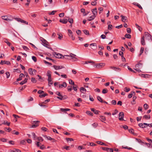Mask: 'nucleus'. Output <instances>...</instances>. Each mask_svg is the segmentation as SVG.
Instances as JSON below:
<instances>
[{"label":"nucleus","instance_id":"1","mask_svg":"<svg viewBox=\"0 0 152 152\" xmlns=\"http://www.w3.org/2000/svg\"><path fill=\"white\" fill-rule=\"evenodd\" d=\"M72 55L74 56H76L75 55L73 54L72 53H71L69 55H65L64 56H63V58H64L65 59H71L73 58H75L76 59V58L73 56Z\"/></svg>","mask_w":152,"mask_h":152},{"label":"nucleus","instance_id":"2","mask_svg":"<svg viewBox=\"0 0 152 152\" xmlns=\"http://www.w3.org/2000/svg\"><path fill=\"white\" fill-rule=\"evenodd\" d=\"M41 40L42 42V45L45 47L48 48V42L43 38H41Z\"/></svg>","mask_w":152,"mask_h":152},{"label":"nucleus","instance_id":"3","mask_svg":"<svg viewBox=\"0 0 152 152\" xmlns=\"http://www.w3.org/2000/svg\"><path fill=\"white\" fill-rule=\"evenodd\" d=\"M144 38H146V39L149 40L151 39V36L148 32H145Z\"/></svg>","mask_w":152,"mask_h":152},{"label":"nucleus","instance_id":"4","mask_svg":"<svg viewBox=\"0 0 152 152\" xmlns=\"http://www.w3.org/2000/svg\"><path fill=\"white\" fill-rule=\"evenodd\" d=\"M53 54L55 56L56 58H63L62 55L60 53H57L56 52H54Z\"/></svg>","mask_w":152,"mask_h":152},{"label":"nucleus","instance_id":"5","mask_svg":"<svg viewBox=\"0 0 152 152\" xmlns=\"http://www.w3.org/2000/svg\"><path fill=\"white\" fill-rule=\"evenodd\" d=\"M104 65L105 64L104 63H98L94 65V66L95 67L98 68H101L102 67L104 66Z\"/></svg>","mask_w":152,"mask_h":152},{"label":"nucleus","instance_id":"6","mask_svg":"<svg viewBox=\"0 0 152 152\" xmlns=\"http://www.w3.org/2000/svg\"><path fill=\"white\" fill-rule=\"evenodd\" d=\"M119 119L120 121H123L124 119L123 118L124 116V113L123 112H121L119 113Z\"/></svg>","mask_w":152,"mask_h":152},{"label":"nucleus","instance_id":"7","mask_svg":"<svg viewBox=\"0 0 152 152\" xmlns=\"http://www.w3.org/2000/svg\"><path fill=\"white\" fill-rule=\"evenodd\" d=\"M53 67L54 69L56 70H59L60 69H62L64 68V67L63 66H57V65H53Z\"/></svg>","mask_w":152,"mask_h":152},{"label":"nucleus","instance_id":"8","mask_svg":"<svg viewBox=\"0 0 152 152\" xmlns=\"http://www.w3.org/2000/svg\"><path fill=\"white\" fill-rule=\"evenodd\" d=\"M121 17L122 21L124 23L127 22L128 21V19L127 17L125 16L121 15Z\"/></svg>","mask_w":152,"mask_h":152},{"label":"nucleus","instance_id":"9","mask_svg":"<svg viewBox=\"0 0 152 152\" xmlns=\"http://www.w3.org/2000/svg\"><path fill=\"white\" fill-rule=\"evenodd\" d=\"M1 18L2 19L6 21H11L12 19H11L8 18V17L7 15L2 16H1Z\"/></svg>","mask_w":152,"mask_h":152},{"label":"nucleus","instance_id":"10","mask_svg":"<svg viewBox=\"0 0 152 152\" xmlns=\"http://www.w3.org/2000/svg\"><path fill=\"white\" fill-rule=\"evenodd\" d=\"M92 12L93 14V15L95 16V17H96L97 14V10L96 8L92 9Z\"/></svg>","mask_w":152,"mask_h":152},{"label":"nucleus","instance_id":"11","mask_svg":"<svg viewBox=\"0 0 152 152\" xmlns=\"http://www.w3.org/2000/svg\"><path fill=\"white\" fill-rule=\"evenodd\" d=\"M67 86V84L65 82L63 83L62 84H59L58 85L59 88H62L63 87H66Z\"/></svg>","mask_w":152,"mask_h":152},{"label":"nucleus","instance_id":"12","mask_svg":"<svg viewBox=\"0 0 152 152\" xmlns=\"http://www.w3.org/2000/svg\"><path fill=\"white\" fill-rule=\"evenodd\" d=\"M110 68L116 71H119L120 70V68L118 67H115L113 66H110Z\"/></svg>","mask_w":152,"mask_h":152},{"label":"nucleus","instance_id":"13","mask_svg":"<svg viewBox=\"0 0 152 152\" xmlns=\"http://www.w3.org/2000/svg\"><path fill=\"white\" fill-rule=\"evenodd\" d=\"M60 22L64 24H66L68 22V20L67 19H60L59 20Z\"/></svg>","mask_w":152,"mask_h":152},{"label":"nucleus","instance_id":"14","mask_svg":"<svg viewBox=\"0 0 152 152\" xmlns=\"http://www.w3.org/2000/svg\"><path fill=\"white\" fill-rule=\"evenodd\" d=\"M144 37V36H143L141 38V44L143 45H145Z\"/></svg>","mask_w":152,"mask_h":152},{"label":"nucleus","instance_id":"15","mask_svg":"<svg viewBox=\"0 0 152 152\" xmlns=\"http://www.w3.org/2000/svg\"><path fill=\"white\" fill-rule=\"evenodd\" d=\"M143 64L142 63H139L135 65V67L136 68H141L142 67Z\"/></svg>","mask_w":152,"mask_h":152},{"label":"nucleus","instance_id":"16","mask_svg":"<svg viewBox=\"0 0 152 152\" xmlns=\"http://www.w3.org/2000/svg\"><path fill=\"white\" fill-rule=\"evenodd\" d=\"M91 110L96 114H97L99 113V112H100V111L98 110H95L94 108H91Z\"/></svg>","mask_w":152,"mask_h":152},{"label":"nucleus","instance_id":"17","mask_svg":"<svg viewBox=\"0 0 152 152\" xmlns=\"http://www.w3.org/2000/svg\"><path fill=\"white\" fill-rule=\"evenodd\" d=\"M137 98V97L136 96H133L132 99L133 100L131 102V103L132 104H136L135 102V100Z\"/></svg>","mask_w":152,"mask_h":152},{"label":"nucleus","instance_id":"18","mask_svg":"<svg viewBox=\"0 0 152 152\" xmlns=\"http://www.w3.org/2000/svg\"><path fill=\"white\" fill-rule=\"evenodd\" d=\"M28 79L27 78H25L24 80L22 81L20 83V84L21 85H22L26 83Z\"/></svg>","mask_w":152,"mask_h":152},{"label":"nucleus","instance_id":"19","mask_svg":"<svg viewBox=\"0 0 152 152\" xmlns=\"http://www.w3.org/2000/svg\"><path fill=\"white\" fill-rule=\"evenodd\" d=\"M28 71L29 73L31 75H34V73H33V69H32V68H29L28 69Z\"/></svg>","mask_w":152,"mask_h":152},{"label":"nucleus","instance_id":"20","mask_svg":"<svg viewBox=\"0 0 152 152\" xmlns=\"http://www.w3.org/2000/svg\"><path fill=\"white\" fill-rule=\"evenodd\" d=\"M95 17H96L95 16H94V15L91 16L89 17L88 20L89 21H91L92 20H93V19H94L95 18Z\"/></svg>","mask_w":152,"mask_h":152},{"label":"nucleus","instance_id":"21","mask_svg":"<svg viewBox=\"0 0 152 152\" xmlns=\"http://www.w3.org/2000/svg\"><path fill=\"white\" fill-rule=\"evenodd\" d=\"M135 25L136 26V27L141 32L142 31V28L140 26H139L136 23L135 24Z\"/></svg>","mask_w":152,"mask_h":152},{"label":"nucleus","instance_id":"22","mask_svg":"<svg viewBox=\"0 0 152 152\" xmlns=\"http://www.w3.org/2000/svg\"><path fill=\"white\" fill-rule=\"evenodd\" d=\"M141 77H143L147 78H148L150 77V75L147 74H141Z\"/></svg>","mask_w":152,"mask_h":152},{"label":"nucleus","instance_id":"23","mask_svg":"<svg viewBox=\"0 0 152 152\" xmlns=\"http://www.w3.org/2000/svg\"><path fill=\"white\" fill-rule=\"evenodd\" d=\"M143 118H145V119H149L150 118V115H144L143 116Z\"/></svg>","mask_w":152,"mask_h":152},{"label":"nucleus","instance_id":"24","mask_svg":"<svg viewBox=\"0 0 152 152\" xmlns=\"http://www.w3.org/2000/svg\"><path fill=\"white\" fill-rule=\"evenodd\" d=\"M138 125L139 126H140V127L142 128H144L146 127L145 126V125L144 124V123L139 124H138Z\"/></svg>","mask_w":152,"mask_h":152},{"label":"nucleus","instance_id":"25","mask_svg":"<svg viewBox=\"0 0 152 152\" xmlns=\"http://www.w3.org/2000/svg\"><path fill=\"white\" fill-rule=\"evenodd\" d=\"M136 140L137 142L140 143L142 145V144L144 143V142H142V140L136 138Z\"/></svg>","mask_w":152,"mask_h":152},{"label":"nucleus","instance_id":"26","mask_svg":"<svg viewBox=\"0 0 152 152\" xmlns=\"http://www.w3.org/2000/svg\"><path fill=\"white\" fill-rule=\"evenodd\" d=\"M4 42L9 46H10L11 45V43L8 42V39H4Z\"/></svg>","mask_w":152,"mask_h":152},{"label":"nucleus","instance_id":"27","mask_svg":"<svg viewBox=\"0 0 152 152\" xmlns=\"http://www.w3.org/2000/svg\"><path fill=\"white\" fill-rule=\"evenodd\" d=\"M108 92V90L106 88H105L103 89L102 93L103 94H105Z\"/></svg>","mask_w":152,"mask_h":152},{"label":"nucleus","instance_id":"28","mask_svg":"<svg viewBox=\"0 0 152 152\" xmlns=\"http://www.w3.org/2000/svg\"><path fill=\"white\" fill-rule=\"evenodd\" d=\"M86 113L87 115L92 116L93 115V114L91 113L90 111H87L86 112Z\"/></svg>","mask_w":152,"mask_h":152},{"label":"nucleus","instance_id":"29","mask_svg":"<svg viewBox=\"0 0 152 152\" xmlns=\"http://www.w3.org/2000/svg\"><path fill=\"white\" fill-rule=\"evenodd\" d=\"M96 143L98 144H99L101 145H104L106 146V144L100 141H97L96 142Z\"/></svg>","mask_w":152,"mask_h":152},{"label":"nucleus","instance_id":"30","mask_svg":"<svg viewBox=\"0 0 152 152\" xmlns=\"http://www.w3.org/2000/svg\"><path fill=\"white\" fill-rule=\"evenodd\" d=\"M61 110L62 112H65L66 111H69L70 109L68 108L64 109L61 108L60 109Z\"/></svg>","mask_w":152,"mask_h":152},{"label":"nucleus","instance_id":"31","mask_svg":"<svg viewBox=\"0 0 152 152\" xmlns=\"http://www.w3.org/2000/svg\"><path fill=\"white\" fill-rule=\"evenodd\" d=\"M120 127L121 128H123L125 130H126L128 129V126L126 125L124 126L121 125L120 126Z\"/></svg>","mask_w":152,"mask_h":152},{"label":"nucleus","instance_id":"32","mask_svg":"<svg viewBox=\"0 0 152 152\" xmlns=\"http://www.w3.org/2000/svg\"><path fill=\"white\" fill-rule=\"evenodd\" d=\"M2 124H6L8 126H9L10 124V122H8L7 121H4V122Z\"/></svg>","mask_w":152,"mask_h":152},{"label":"nucleus","instance_id":"33","mask_svg":"<svg viewBox=\"0 0 152 152\" xmlns=\"http://www.w3.org/2000/svg\"><path fill=\"white\" fill-rule=\"evenodd\" d=\"M32 135L33 136V138L34 140H35L36 139H37V137L36 136L34 132L32 133Z\"/></svg>","mask_w":152,"mask_h":152},{"label":"nucleus","instance_id":"34","mask_svg":"<svg viewBox=\"0 0 152 152\" xmlns=\"http://www.w3.org/2000/svg\"><path fill=\"white\" fill-rule=\"evenodd\" d=\"M86 89H85L83 87H81L80 88V91L83 93H85L83 91H86Z\"/></svg>","mask_w":152,"mask_h":152},{"label":"nucleus","instance_id":"35","mask_svg":"<svg viewBox=\"0 0 152 152\" xmlns=\"http://www.w3.org/2000/svg\"><path fill=\"white\" fill-rule=\"evenodd\" d=\"M97 99L99 101V102H101L102 103H103V101L102 100V98L100 96H98L97 97Z\"/></svg>","mask_w":152,"mask_h":152},{"label":"nucleus","instance_id":"36","mask_svg":"<svg viewBox=\"0 0 152 152\" xmlns=\"http://www.w3.org/2000/svg\"><path fill=\"white\" fill-rule=\"evenodd\" d=\"M144 50V48H140V54L139 55V56L142 54L143 53Z\"/></svg>","mask_w":152,"mask_h":152},{"label":"nucleus","instance_id":"37","mask_svg":"<svg viewBox=\"0 0 152 152\" xmlns=\"http://www.w3.org/2000/svg\"><path fill=\"white\" fill-rule=\"evenodd\" d=\"M125 37L128 39H130L131 38V35L130 34H126L125 35Z\"/></svg>","mask_w":152,"mask_h":152},{"label":"nucleus","instance_id":"38","mask_svg":"<svg viewBox=\"0 0 152 152\" xmlns=\"http://www.w3.org/2000/svg\"><path fill=\"white\" fill-rule=\"evenodd\" d=\"M100 119L102 120H103L104 121L106 120V118L105 116H104L101 115L100 116Z\"/></svg>","mask_w":152,"mask_h":152},{"label":"nucleus","instance_id":"39","mask_svg":"<svg viewBox=\"0 0 152 152\" xmlns=\"http://www.w3.org/2000/svg\"><path fill=\"white\" fill-rule=\"evenodd\" d=\"M47 76L48 77H51V72L50 71H48L47 74Z\"/></svg>","mask_w":152,"mask_h":152},{"label":"nucleus","instance_id":"40","mask_svg":"<svg viewBox=\"0 0 152 152\" xmlns=\"http://www.w3.org/2000/svg\"><path fill=\"white\" fill-rule=\"evenodd\" d=\"M48 95V94L45 93V94H40L39 95V97L40 98H42L43 97H45V96H47Z\"/></svg>","mask_w":152,"mask_h":152},{"label":"nucleus","instance_id":"41","mask_svg":"<svg viewBox=\"0 0 152 152\" xmlns=\"http://www.w3.org/2000/svg\"><path fill=\"white\" fill-rule=\"evenodd\" d=\"M130 90V89L129 88H127V87H125L124 88V91H125L126 92H128Z\"/></svg>","mask_w":152,"mask_h":152},{"label":"nucleus","instance_id":"42","mask_svg":"<svg viewBox=\"0 0 152 152\" xmlns=\"http://www.w3.org/2000/svg\"><path fill=\"white\" fill-rule=\"evenodd\" d=\"M83 31L84 33L86 35H89V32L87 30H83Z\"/></svg>","mask_w":152,"mask_h":152},{"label":"nucleus","instance_id":"43","mask_svg":"<svg viewBox=\"0 0 152 152\" xmlns=\"http://www.w3.org/2000/svg\"><path fill=\"white\" fill-rule=\"evenodd\" d=\"M69 21V22L71 24H72L73 23V19L72 18H68V21Z\"/></svg>","mask_w":152,"mask_h":152},{"label":"nucleus","instance_id":"44","mask_svg":"<svg viewBox=\"0 0 152 152\" xmlns=\"http://www.w3.org/2000/svg\"><path fill=\"white\" fill-rule=\"evenodd\" d=\"M106 151L108 152H113V150L109 148H107Z\"/></svg>","mask_w":152,"mask_h":152},{"label":"nucleus","instance_id":"45","mask_svg":"<svg viewBox=\"0 0 152 152\" xmlns=\"http://www.w3.org/2000/svg\"><path fill=\"white\" fill-rule=\"evenodd\" d=\"M148 105L147 104H145L144 105V108L145 110H147L148 108Z\"/></svg>","mask_w":152,"mask_h":152},{"label":"nucleus","instance_id":"46","mask_svg":"<svg viewBox=\"0 0 152 152\" xmlns=\"http://www.w3.org/2000/svg\"><path fill=\"white\" fill-rule=\"evenodd\" d=\"M90 46L96 47V48L95 50H96V49L97 48L96 44L95 43L91 44H90Z\"/></svg>","mask_w":152,"mask_h":152},{"label":"nucleus","instance_id":"47","mask_svg":"<svg viewBox=\"0 0 152 152\" xmlns=\"http://www.w3.org/2000/svg\"><path fill=\"white\" fill-rule=\"evenodd\" d=\"M37 139L39 141H42L43 140V139L42 138L40 137H37Z\"/></svg>","mask_w":152,"mask_h":152},{"label":"nucleus","instance_id":"48","mask_svg":"<svg viewBox=\"0 0 152 152\" xmlns=\"http://www.w3.org/2000/svg\"><path fill=\"white\" fill-rule=\"evenodd\" d=\"M6 76H7V78H9L10 75V72H7L6 73Z\"/></svg>","mask_w":152,"mask_h":152},{"label":"nucleus","instance_id":"49","mask_svg":"<svg viewBox=\"0 0 152 152\" xmlns=\"http://www.w3.org/2000/svg\"><path fill=\"white\" fill-rule=\"evenodd\" d=\"M127 68H128V69L129 70H130V71H131L133 72H134V73H135V71H134V70H133V69H132L129 66H128Z\"/></svg>","mask_w":152,"mask_h":152},{"label":"nucleus","instance_id":"50","mask_svg":"<svg viewBox=\"0 0 152 152\" xmlns=\"http://www.w3.org/2000/svg\"><path fill=\"white\" fill-rule=\"evenodd\" d=\"M22 47L24 49V50H25L26 51H27L28 50H29L28 48L25 46H22Z\"/></svg>","mask_w":152,"mask_h":152},{"label":"nucleus","instance_id":"51","mask_svg":"<svg viewBox=\"0 0 152 152\" xmlns=\"http://www.w3.org/2000/svg\"><path fill=\"white\" fill-rule=\"evenodd\" d=\"M31 82L33 83H36V80L35 79L34 77H32L31 78Z\"/></svg>","mask_w":152,"mask_h":152},{"label":"nucleus","instance_id":"52","mask_svg":"<svg viewBox=\"0 0 152 152\" xmlns=\"http://www.w3.org/2000/svg\"><path fill=\"white\" fill-rule=\"evenodd\" d=\"M67 89H68V91H71L72 90V86H68V87H67Z\"/></svg>","mask_w":152,"mask_h":152},{"label":"nucleus","instance_id":"53","mask_svg":"<svg viewBox=\"0 0 152 152\" xmlns=\"http://www.w3.org/2000/svg\"><path fill=\"white\" fill-rule=\"evenodd\" d=\"M129 132L131 133L132 134H133L134 133V130L132 129H129Z\"/></svg>","mask_w":152,"mask_h":152},{"label":"nucleus","instance_id":"54","mask_svg":"<svg viewBox=\"0 0 152 152\" xmlns=\"http://www.w3.org/2000/svg\"><path fill=\"white\" fill-rule=\"evenodd\" d=\"M40 121H33V124H37L39 123Z\"/></svg>","mask_w":152,"mask_h":152},{"label":"nucleus","instance_id":"55","mask_svg":"<svg viewBox=\"0 0 152 152\" xmlns=\"http://www.w3.org/2000/svg\"><path fill=\"white\" fill-rule=\"evenodd\" d=\"M20 22L21 23H25L26 24H27V25L28 24V22L26 21H25V20H22V19H21V21H20Z\"/></svg>","mask_w":152,"mask_h":152},{"label":"nucleus","instance_id":"56","mask_svg":"<svg viewBox=\"0 0 152 152\" xmlns=\"http://www.w3.org/2000/svg\"><path fill=\"white\" fill-rule=\"evenodd\" d=\"M77 86L76 85H75L74 86H73V88L74 90L75 91H77Z\"/></svg>","mask_w":152,"mask_h":152},{"label":"nucleus","instance_id":"57","mask_svg":"<svg viewBox=\"0 0 152 152\" xmlns=\"http://www.w3.org/2000/svg\"><path fill=\"white\" fill-rule=\"evenodd\" d=\"M96 2L95 1H92L91 2V4L92 5L95 6L96 4Z\"/></svg>","mask_w":152,"mask_h":152},{"label":"nucleus","instance_id":"58","mask_svg":"<svg viewBox=\"0 0 152 152\" xmlns=\"http://www.w3.org/2000/svg\"><path fill=\"white\" fill-rule=\"evenodd\" d=\"M113 27V26L112 25H109L108 26V29L109 30H111Z\"/></svg>","mask_w":152,"mask_h":152},{"label":"nucleus","instance_id":"59","mask_svg":"<svg viewBox=\"0 0 152 152\" xmlns=\"http://www.w3.org/2000/svg\"><path fill=\"white\" fill-rule=\"evenodd\" d=\"M77 34L78 35H80L81 33V31L80 30H77L76 31Z\"/></svg>","mask_w":152,"mask_h":152},{"label":"nucleus","instance_id":"60","mask_svg":"<svg viewBox=\"0 0 152 152\" xmlns=\"http://www.w3.org/2000/svg\"><path fill=\"white\" fill-rule=\"evenodd\" d=\"M69 84L73 85H75L74 82L72 80H69Z\"/></svg>","mask_w":152,"mask_h":152},{"label":"nucleus","instance_id":"61","mask_svg":"<svg viewBox=\"0 0 152 152\" xmlns=\"http://www.w3.org/2000/svg\"><path fill=\"white\" fill-rule=\"evenodd\" d=\"M32 58L35 62H36L37 61V58L36 57H35L34 56H32Z\"/></svg>","mask_w":152,"mask_h":152},{"label":"nucleus","instance_id":"62","mask_svg":"<svg viewBox=\"0 0 152 152\" xmlns=\"http://www.w3.org/2000/svg\"><path fill=\"white\" fill-rule=\"evenodd\" d=\"M126 30L127 33H130L131 32V30L130 28H127Z\"/></svg>","mask_w":152,"mask_h":152},{"label":"nucleus","instance_id":"63","mask_svg":"<svg viewBox=\"0 0 152 152\" xmlns=\"http://www.w3.org/2000/svg\"><path fill=\"white\" fill-rule=\"evenodd\" d=\"M136 5L139 8H140V9H141V10H142V7L138 3H137V4H136Z\"/></svg>","mask_w":152,"mask_h":152},{"label":"nucleus","instance_id":"64","mask_svg":"<svg viewBox=\"0 0 152 152\" xmlns=\"http://www.w3.org/2000/svg\"><path fill=\"white\" fill-rule=\"evenodd\" d=\"M56 12V11H53L49 13V15H54Z\"/></svg>","mask_w":152,"mask_h":152}]
</instances>
